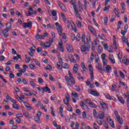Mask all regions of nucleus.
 Returning <instances> with one entry per match:
<instances>
[{
	"mask_svg": "<svg viewBox=\"0 0 129 129\" xmlns=\"http://www.w3.org/2000/svg\"><path fill=\"white\" fill-rule=\"evenodd\" d=\"M86 36L85 34H83L82 35V42L84 43V45L81 46V50L82 52H87L90 49V44L88 43L85 42V38Z\"/></svg>",
	"mask_w": 129,
	"mask_h": 129,
	"instance_id": "obj_1",
	"label": "nucleus"
},
{
	"mask_svg": "<svg viewBox=\"0 0 129 129\" xmlns=\"http://www.w3.org/2000/svg\"><path fill=\"white\" fill-rule=\"evenodd\" d=\"M66 24H67L68 29H70V27H71L72 30L74 31L75 33H77V29H76V25H75V23H74V22L66 20Z\"/></svg>",
	"mask_w": 129,
	"mask_h": 129,
	"instance_id": "obj_2",
	"label": "nucleus"
},
{
	"mask_svg": "<svg viewBox=\"0 0 129 129\" xmlns=\"http://www.w3.org/2000/svg\"><path fill=\"white\" fill-rule=\"evenodd\" d=\"M65 79L67 81V84H68L69 86H71V87H72V86H73V85L76 83V82H75V79H69V77L67 76H65Z\"/></svg>",
	"mask_w": 129,
	"mask_h": 129,
	"instance_id": "obj_3",
	"label": "nucleus"
},
{
	"mask_svg": "<svg viewBox=\"0 0 129 129\" xmlns=\"http://www.w3.org/2000/svg\"><path fill=\"white\" fill-rule=\"evenodd\" d=\"M114 114L116 116V118L117 121H118L119 123H120V124H123V122L122 121V119L120 118V116L119 115H118V112L117 111V110H114Z\"/></svg>",
	"mask_w": 129,
	"mask_h": 129,
	"instance_id": "obj_4",
	"label": "nucleus"
},
{
	"mask_svg": "<svg viewBox=\"0 0 129 129\" xmlns=\"http://www.w3.org/2000/svg\"><path fill=\"white\" fill-rule=\"evenodd\" d=\"M73 8L74 9L75 15L77 18H78L79 19L82 20V18H81V16H80V14H79V11L77 10V7H76V6H73Z\"/></svg>",
	"mask_w": 129,
	"mask_h": 129,
	"instance_id": "obj_5",
	"label": "nucleus"
},
{
	"mask_svg": "<svg viewBox=\"0 0 129 129\" xmlns=\"http://www.w3.org/2000/svg\"><path fill=\"white\" fill-rule=\"evenodd\" d=\"M55 26L59 36H62V26L58 22L55 23Z\"/></svg>",
	"mask_w": 129,
	"mask_h": 129,
	"instance_id": "obj_6",
	"label": "nucleus"
},
{
	"mask_svg": "<svg viewBox=\"0 0 129 129\" xmlns=\"http://www.w3.org/2000/svg\"><path fill=\"white\" fill-rule=\"evenodd\" d=\"M89 69L90 71V74L91 75V80L92 81L94 79V74H93V68L92 67V65H89Z\"/></svg>",
	"mask_w": 129,
	"mask_h": 129,
	"instance_id": "obj_7",
	"label": "nucleus"
},
{
	"mask_svg": "<svg viewBox=\"0 0 129 129\" xmlns=\"http://www.w3.org/2000/svg\"><path fill=\"white\" fill-rule=\"evenodd\" d=\"M66 99H63V102L64 104H66L67 106H69V99H70V95L69 94L67 93L65 95Z\"/></svg>",
	"mask_w": 129,
	"mask_h": 129,
	"instance_id": "obj_8",
	"label": "nucleus"
},
{
	"mask_svg": "<svg viewBox=\"0 0 129 129\" xmlns=\"http://www.w3.org/2000/svg\"><path fill=\"white\" fill-rule=\"evenodd\" d=\"M88 91L90 94L93 95L94 96H99L100 94L97 91L92 90L91 89H89Z\"/></svg>",
	"mask_w": 129,
	"mask_h": 129,
	"instance_id": "obj_9",
	"label": "nucleus"
},
{
	"mask_svg": "<svg viewBox=\"0 0 129 129\" xmlns=\"http://www.w3.org/2000/svg\"><path fill=\"white\" fill-rule=\"evenodd\" d=\"M32 26H33V23L31 21H29L28 23L25 22L23 24V27L24 29L27 28H29V29H32Z\"/></svg>",
	"mask_w": 129,
	"mask_h": 129,
	"instance_id": "obj_10",
	"label": "nucleus"
},
{
	"mask_svg": "<svg viewBox=\"0 0 129 129\" xmlns=\"http://www.w3.org/2000/svg\"><path fill=\"white\" fill-rule=\"evenodd\" d=\"M22 112H23L24 115L25 116L26 118H27V119H30L33 118V117H32V115H31L30 113H29V112H28V111H27L25 110H23Z\"/></svg>",
	"mask_w": 129,
	"mask_h": 129,
	"instance_id": "obj_11",
	"label": "nucleus"
},
{
	"mask_svg": "<svg viewBox=\"0 0 129 129\" xmlns=\"http://www.w3.org/2000/svg\"><path fill=\"white\" fill-rule=\"evenodd\" d=\"M100 105H101V110H105L106 108L108 107V106L107 105V104L103 102H100Z\"/></svg>",
	"mask_w": 129,
	"mask_h": 129,
	"instance_id": "obj_12",
	"label": "nucleus"
},
{
	"mask_svg": "<svg viewBox=\"0 0 129 129\" xmlns=\"http://www.w3.org/2000/svg\"><path fill=\"white\" fill-rule=\"evenodd\" d=\"M2 33L3 34V35L5 38H8L9 36H10V34H9V30L7 29H5L2 31Z\"/></svg>",
	"mask_w": 129,
	"mask_h": 129,
	"instance_id": "obj_13",
	"label": "nucleus"
},
{
	"mask_svg": "<svg viewBox=\"0 0 129 129\" xmlns=\"http://www.w3.org/2000/svg\"><path fill=\"white\" fill-rule=\"evenodd\" d=\"M58 49L60 52H64V47H63V41L62 40L58 42Z\"/></svg>",
	"mask_w": 129,
	"mask_h": 129,
	"instance_id": "obj_14",
	"label": "nucleus"
},
{
	"mask_svg": "<svg viewBox=\"0 0 129 129\" xmlns=\"http://www.w3.org/2000/svg\"><path fill=\"white\" fill-rule=\"evenodd\" d=\"M98 118H100V119H103L104 118V112H102L101 111L98 112L97 115Z\"/></svg>",
	"mask_w": 129,
	"mask_h": 129,
	"instance_id": "obj_15",
	"label": "nucleus"
},
{
	"mask_svg": "<svg viewBox=\"0 0 129 129\" xmlns=\"http://www.w3.org/2000/svg\"><path fill=\"white\" fill-rule=\"evenodd\" d=\"M66 47L68 53L73 52V47H72L71 45L67 44Z\"/></svg>",
	"mask_w": 129,
	"mask_h": 129,
	"instance_id": "obj_16",
	"label": "nucleus"
},
{
	"mask_svg": "<svg viewBox=\"0 0 129 129\" xmlns=\"http://www.w3.org/2000/svg\"><path fill=\"white\" fill-rule=\"evenodd\" d=\"M78 68H79V66H78V64L76 63L73 68V73H77L78 71Z\"/></svg>",
	"mask_w": 129,
	"mask_h": 129,
	"instance_id": "obj_17",
	"label": "nucleus"
},
{
	"mask_svg": "<svg viewBox=\"0 0 129 129\" xmlns=\"http://www.w3.org/2000/svg\"><path fill=\"white\" fill-rule=\"evenodd\" d=\"M81 107L84 109V110H86L89 109L88 107L83 103V102H82L80 104Z\"/></svg>",
	"mask_w": 129,
	"mask_h": 129,
	"instance_id": "obj_18",
	"label": "nucleus"
},
{
	"mask_svg": "<svg viewBox=\"0 0 129 129\" xmlns=\"http://www.w3.org/2000/svg\"><path fill=\"white\" fill-rule=\"evenodd\" d=\"M42 90H43L44 92H48V93H51V91L50 88H49V87L47 86L43 87Z\"/></svg>",
	"mask_w": 129,
	"mask_h": 129,
	"instance_id": "obj_19",
	"label": "nucleus"
},
{
	"mask_svg": "<svg viewBox=\"0 0 129 129\" xmlns=\"http://www.w3.org/2000/svg\"><path fill=\"white\" fill-rule=\"evenodd\" d=\"M107 121L109 122L110 126L112 127H114V123L111 119H107Z\"/></svg>",
	"mask_w": 129,
	"mask_h": 129,
	"instance_id": "obj_20",
	"label": "nucleus"
},
{
	"mask_svg": "<svg viewBox=\"0 0 129 129\" xmlns=\"http://www.w3.org/2000/svg\"><path fill=\"white\" fill-rule=\"evenodd\" d=\"M61 67L64 69H69V65L67 63L62 62Z\"/></svg>",
	"mask_w": 129,
	"mask_h": 129,
	"instance_id": "obj_21",
	"label": "nucleus"
},
{
	"mask_svg": "<svg viewBox=\"0 0 129 129\" xmlns=\"http://www.w3.org/2000/svg\"><path fill=\"white\" fill-rule=\"evenodd\" d=\"M117 97L120 103H122V104H124V100H123L122 97L118 96V95H117Z\"/></svg>",
	"mask_w": 129,
	"mask_h": 129,
	"instance_id": "obj_22",
	"label": "nucleus"
},
{
	"mask_svg": "<svg viewBox=\"0 0 129 129\" xmlns=\"http://www.w3.org/2000/svg\"><path fill=\"white\" fill-rule=\"evenodd\" d=\"M36 38L37 40L39 39H41V40H44V39H45V35L37 34L36 36Z\"/></svg>",
	"mask_w": 129,
	"mask_h": 129,
	"instance_id": "obj_23",
	"label": "nucleus"
},
{
	"mask_svg": "<svg viewBox=\"0 0 129 129\" xmlns=\"http://www.w3.org/2000/svg\"><path fill=\"white\" fill-rule=\"evenodd\" d=\"M24 94L27 96H32L33 95V94H32L31 92L28 90H24Z\"/></svg>",
	"mask_w": 129,
	"mask_h": 129,
	"instance_id": "obj_24",
	"label": "nucleus"
},
{
	"mask_svg": "<svg viewBox=\"0 0 129 129\" xmlns=\"http://www.w3.org/2000/svg\"><path fill=\"white\" fill-rule=\"evenodd\" d=\"M72 95H73L75 98H78V97H79V95H78V93H77V92H74V91L72 92Z\"/></svg>",
	"mask_w": 129,
	"mask_h": 129,
	"instance_id": "obj_25",
	"label": "nucleus"
},
{
	"mask_svg": "<svg viewBox=\"0 0 129 129\" xmlns=\"http://www.w3.org/2000/svg\"><path fill=\"white\" fill-rule=\"evenodd\" d=\"M81 66L83 71H86V70H87V68H86V67H85V64L84 63V62H82L81 63Z\"/></svg>",
	"mask_w": 129,
	"mask_h": 129,
	"instance_id": "obj_26",
	"label": "nucleus"
},
{
	"mask_svg": "<svg viewBox=\"0 0 129 129\" xmlns=\"http://www.w3.org/2000/svg\"><path fill=\"white\" fill-rule=\"evenodd\" d=\"M86 40L87 41V42L88 44H89V43L91 42V37L90 36V35H88L86 37Z\"/></svg>",
	"mask_w": 129,
	"mask_h": 129,
	"instance_id": "obj_27",
	"label": "nucleus"
},
{
	"mask_svg": "<svg viewBox=\"0 0 129 129\" xmlns=\"http://www.w3.org/2000/svg\"><path fill=\"white\" fill-rule=\"evenodd\" d=\"M97 69H98L99 72H101V71H102V67L101 66V63H98V67H97Z\"/></svg>",
	"mask_w": 129,
	"mask_h": 129,
	"instance_id": "obj_28",
	"label": "nucleus"
},
{
	"mask_svg": "<svg viewBox=\"0 0 129 129\" xmlns=\"http://www.w3.org/2000/svg\"><path fill=\"white\" fill-rule=\"evenodd\" d=\"M34 120L38 123H40V122H41V121L40 120V117L39 116H34Z\"/></svg>",
	"mask_w": 129,
	"mask_h": 129,
	"instance_id": "obj_29",
	"label": "nucleus"
},
{
	"mask_svg": "<svg viewBox=\"0 0 129 129\" xmlns=\"http://www.w3.org/2000/svg\"><path fill=\"white\" fill-rule=\"evenodd\" d=\"M105 70L107 73H109V72L111 70V67L109 65L107 66Z\"/></svg>",
	"mask_w": 129,
	"mask_h": 129,
	"instance_id": "obj_30",
	"label": "nucleus"
},
{
	"mask_svg": "<svg viewBox=\"0 0 129 129\" xmlns=\"http://www.w3.org/2000/svg\"><path fill=\"white\" fill-rule=\"evenodd\" d=\"M6 27H7L6 29L10 31V30H11V28L12 27V24L10 23H7Z\"/></svg>",
	"mask_w": 129,
	"mask_h": 129,
	"instance_id": "obj_31",
	"label": "nucleus"
},
{
	"mask_svg": "<svg viewBox=\"0 0 129 129\" xmlns=\"http://www.w3.org/2000/svg\"><path fill=\"white\" fill-rule=\"evenodd\" d=\"M58 6H59V7H60V8L61 9V10H62V11H65L66 8H65V6H64V5H63L61 3H59Z\"/></svg>",
	"mask_w": 129,
	"mask_h": 129,
	"instance_id": "obj_32",
	"label": "nucleus"
},
{
	"mask_svg": "<svg viewBox=\"0 0 129 129\" xmlns=\"http://www.w3.org/2000/svg\"><path fill=\"white\" fill-rule=\"evenodd\" d=\"M76 39L78 42H80V40H81V36L79 34V33L77 34Z\"/></svg>",
	"mask_w": 129,
	"mask_h": 129,
	"instance_id": "obj_33",
	"label": "nucleus"
},
{
	"mask_svg": "<svg viewBox=\"0 0 129 129\" xmlns=\"http://www.w3.org/2000/svg\"><path fill=\"white\" fill-rule=\"evenodd\" d=\"M12 106H13V108H15V109H17V110H19V109H20V107H19V105H18V104H17V103L13 104L12 105Z\"/></svg>",
	"mask_w": 129,
	"mask_h": 129,
	"instance_id": "obj_34",
	"label": "nucleus"
},
{
	"mask_svg": "<svg viewBox=\"0 0 129 129\" xmlns=\"http://www.w3.org/2000/svg\"><path fill=\"white\" fill-rule=\"evenodd\" d=\"M33 52H34V51H32V49L28 50V53H29V55H30V56H31V57H33V56H34V53Z\"/></svg>",
	"mask_w": 129,
	"mask_h": 129,
	"instance_id": "obj_35",
	"label": "nucleus"
},
{
	"mask_svg": "<svg viewBox=\"0 0 129 129\" xmlns=\"http://www.w3.org/2000/svg\"><path fill=\"white\" fill-rule=\"evenodd\" d=\"M108 21V18L107 17V16L105 15L104 17V22L105 24V25H107Z\"/></svg>",
	"mask_w": 129,
	"mask_h": 129,
	"instance_id": "obj_36",
	"label": "nucleus"
},
{
	"mask_svg": "<svg viewBox=\"0 0 129 129\" xmlns=\"http://www.w3.org/2000/svg\"><path fill=\"white\" fill-rule=\"evenodd\" d=\"M76 23L78 27V28H81V27H82V24L81 23V22H80L78 20H77Z\"/></svg>",
	"mask_w": 129,
	"mask_h": 129,
	"instance_id": "obj_37",
	"label": "nucleus"
},
{
	"mask_svg": "<svg viewBox=\"0 0 129 129\" xmlns=\"http://www.w3.org/2000/svg\"><path fill=\"white\" fill-rule=\"evenodd\" d=\"M68 73H69V79H72V80L75 79L73 77V76H72V74H71V72H70V71H68Z\"/></svg>",
	"mask_w": 129,
	"mask_h": 129,
	"instance_id": "obj_38",
	"label": "nucleus"
},
{
	"mask_svg": "<svg viewBox=\"0 0 129 129\" xmlns=\"http://www.w3.org/2000/svg\"><path fill=\"white\" fill-rule=\"evenodd\" d=\"M50 47H51V43L49 42L44 43V48H50Z\"/></svg>",
	"mask_w": 129,
	"mask_h": 129,
	"instance_id": "obj_39",
	"label": "nucleus"
},
{
	"mask_svg": "<svg viewBox=\"0 0 129 129\" xmlns=\"http://www.w3.org/2000/svg\"><path fill=\"white\" fill-rule=\"evenodd\" d=\"M86 103H87L89 106L92 103V101L90 99H87L85 100Z\"/></svg>",
	"mask_w": 129,
	"mask_h": 129,
	"instance_id": "obj_40",
	"label": "nucleus"
},
{
	"mask_svg": "<svg viewBox=\"0 0 129 129\" xmlns=\"http://www.w3.org/2000/svg\"><path fill=\"white\" fill-rule=\"evenodd\" d=\"M57 65V68L58 69V70H60V69H62L61 68V62L60 61H58L56 63Z\"/></svg>",
	"mask_w": 129,
	"mask_h": 129,
	"instance_id": "obj_41",
	"label": "nucleus"
},
{
	"mask_svg": "<svg viewBox=\"0 0 129 129\" xmlns=\"http://www.w3.org/2000/svg\"><path fill=\"white\" fill-rule=\"evenodd\" d=\"M114 12L115 15H117V16H118L119 15V10H118V9L115 8L114 9Z\"/></svg>",
	"mask_w": 129,
	"mask_h": 129,
	"instance_id": "obj_42",
	"label": "nucleus"
},
{
	"mask_svg": "<svg viewBox=\"0 0 129 129\" xmlns=\"http://www.w3.org/2000/svg\"><path fill=\"white\" fill-rule=\"evenodd\" d=\"M113 46H114V50H117V44H116V41H114L113 42Z\"/></svg>",
	"mask_w": 129,
	"mask_h": 129,
	"instance_id": "obj_43",
	"label": "nucleus"
},
{
	"mask_svg": "<svg viewBox=\"0 0 129 129\" xmlns=\"http://www.w3.org/2000/svg\"><path fill=\"white\" fill-rule=\"evenodd\" d=\"M103 49V48H102L101 45H99L98 46V53H101V52H102V50Z\"/></svg>",
	"mask_w": 129,
	"mask_h": 129,
	"instance_id": "obj_44",
	"label": "nucleus"
},
{
	"mask_svg": "<svg viewBox=\"0 0 129 129\" xmlns=\"http://www.w3.org/2000/svg\"><path fill=\"white\" fill-rule=\"evenodd\" d=\"M90 107H92V108H96L97 106L96 104H94V103H92L90 105Z\"/></svg>",
	"mask_w": 129,
	"mask_h": 129,
	"instance_id": "obj_45",
	"label": "nucleus"
},
{
	"mask_svg": "<svg viewBox=\"0 0 129 129\" xmlns=\"http://www.w3.org/2000/svg\"><path fill=\"white\" fill-rule=\"evenodd\" d=\"M93 113L94 114V117H96V118L98 119V117L97 116V112H96V110H94L93 111Z\"/></svg>",
	"mask_w": 129,
	"mask_h": 129,
	"instance_id": "obj_46",
	"label": "nucleus"
},
{
	"mask_svg": "<svg viewBox=\"0 0 129 129\" xmlns=\"http://www.w3.org/2000/svg\"><path fill=\"white\" fill-rule=\"evenodd\" d=\"M122 40L124 43H125V44H126L127 43H128L127 38H125V37H124H124H122Z\"/></svg>",
	"mask_w": 129,
	"mask_h": 129,
	"instance_id": "obj_47",
	"label": "nucleus"
},
{
	"mask_svg": "<svg viewBox=\"0 0 129 129\" xmlns=\"http://www.w3.org/2000/svg\"><path fill=\"white\" fill-rule=\"evenodd\" d=\"M30 83V85L32 87H36V83H35L34 82V81H31L29 82Z\"/></svg>",
	"mask_w": 129,
	"mask_h": 129,
	"instance_id": "obj_48",
	"label": "nucleus"
},
{
	"mask_svg": "<svg viewBox=\"0 0 129 129\" xmlns=\"http://www.w3.org/2000/svg\"><path fill=\"white\" fill-rule=\"evenodd\" d=\"M103 63L104 66H107V62H108V60L107 59H103Z\"/></svg>",
	"mask_w": 129,
	"mask_h": 129,
	"instance_id": "obj_49",
	"label": "nucleus"
},
{
	"mask_svg": "<svg viewBox=\"0 0 129 129\" xmlns=\"http://www.w3.org/2000/svg\"><path fill=\"white\" fill-rule=\"evenodd\" d=\"M51 14L53 17H56V16H57V12L55 10H52Z\"/></svg>",
	"mask_w": 129,
	"mask_h": 129,
	"instance_id": "obj_50",
	"label": "nucleus"
},
{
	"mask_svg": "<svg viewBox=\"0 0 129 129\" xmlns=\"http://www.w3.org/2000/svg\"><path fill=\"white\" fill-rule=\"evenodd\" d=\"M29 50H31L32 52H36V46L34 45L32 46L31 48H29Z\"/></svg>",
	"mask_w": 129,
	"mask_h": 129,
	"instance_id": "obj_51",
	"label": "nucleus"
},
{
	"mask_svg": "<svg viewBox=\"0 0 129 129\" xmlns=\"http://www.w3.org/2000/svg\"><path fill=\"white\" fill-rule=\"evenodd\" d=\"M82 116L84 119H85V118H86V117H87V114L86 113V112H85V111L83 112Z\"/></svg>",
	"mask_w": 129,
	"mask_h": 129,
	"instance_id": "obj_52",
	"label": "nucleus"
},
{
	"mask_svg": "<svg viewBox=\"0 0 129 129\" xmlns=\"http://www.w3.org/2000/svg\"><path fill=\"white\" fill-rule=\"evenodd\" d=\"M16 116L17 118H19L20 117H23L24 115H23V114L22 113H18V114H16Z\"/></svg>",
	"mask_w": 129,
	"mask_h": 129,
	"instance_id": "obj_53",
	"label": "nucleus"
},
{
	"mask_svg": "<svg viewBox=\"0 0 129 129\" xmlns=\"http://www.w3.org/2000/svg\"><path fill=\"white\" fill-rule=\"evenodd\" d=\"M105 96L107 99H109L110 100H111V99H112V98H111V97H110V95H109V94H105Z\"/></svg>",
	"mask_w": 129,
	"mask_h": 129,
	"instance_id": "obj_54",
	"label": "nucleus"
},
{
	"mask_svg": "<svg viewBox=\"0 0 129 129\" xmlns=\"http://www.w3.org/2000/svg\"><path fill=\"white\" fill-rule=\"evenodd\" d=\"M109 9H110V6H106L103 8V11L104 12H106V11H107V10H109Z\"/></svg>",
	"mask_w": 129,
	"mask_h": 129,
	"instance_id": "obj_55",
	"label": "nucleus"
},
{
	"mask_svg": "<svg viewBox=\"0 0 129 129\" xmlns=\"http://www.w3.org/2000/svg\"><path fill=\"white\" fill-rule=\"evenodd\" d=\"M119 72L121 78H124V77H125L123 73L121 72V71H119Z\"/></svg>",
	"mask_w": 129,
	"mask_h": 129,
	"instance_id": "obj_56",
	"label": "nucleus"
},
{
	"mask_svg": "<svg viewBox=\"0 0 129 129\" xmlns=\"http://www.w3.org/2000/svg\"><path fill=\"white\" fill-rule=\"evenodd\" d=\"M31 61V57H26L25 58V62L26 63H30Z\"/></svg>",
	"mask_w": 129,
	"mask_h": 129,
	"instance_id": "obj_57",
	"label": "nucleus"
},
{
	"mask_svg": "<svg viewBox=\"0 0 129 129\" xmlns=\"http://www.w3.org/2000/svg\"><path fill=\"white\" fill-rule=\"evenodd\" d=\"M25 15L27 17H31V16H32V13L30 11H28V12H25Z\"/></svg>",
	"mask_w": 129,
	"mask_h": 129,
	"instance_id": "obj_58",
	"label": "nucleus"
},
{
	"mask_svg": "<svg viewBox=\"0 0 129 129\" xmlns=\"http://www.w3.org/2000/svg\"><path fill=\"white\" fill-rule=\"evenodd\" d=\"M16 15H17V16H18V17H21V18H23V15H22V14L19 11L16 12Z\"/></svg>",
	"mask_w": 129,
	"mask_h": 129,
	"instance_id": "obj_59",
	"label": "nucleus"
},
{
	"mask_svg": "<svg viewBox=\"0 0 129 129\" xmlns=\"http://www.w3.org/2000/svg\"><path fill=\"white\" fill-rule=\"evenodd\" d=\"M42 51H43V48H42V47H39L37 48V53H40V52H42Z\"/></svg>",
	"mask_w": 129,
	"mask_h": 129,
	"instance_id": "obj_60",
	"label": "nucleus"
},
{
	"mask_svg": "<svg viewBox=\"0 0 129 129\" xmlns=\"http://www.w3.org/2000/svg\"><path fill=\"white\" fill-rule=\"evenodd\" d=\"M67 39V36H66V34L65 33H63L62 34V39L65 40L64 42H66V39Z\"/></svg>",
	"mask_w": 129,
	"mask_h": 129,
	"instance_id": "obj_61",
	"label": "nucleus"
},
{
	"mask_svg": "<svg viewBox=\"0 0 129 129\" xmlns=\"http://www.w3.org/2000/svg\"><path fill=\"white\" fill-rule=\"evenodd\" d=\"M75 87H77V88L75 89L76 91H78L79 92L81 91V89H80V87L79 86H75Z\"/></svg>",
	"mask_w": 129,
	"mask_h": 129,
	"instance_id": "obj_62",
	"label": "nucleus"
},
{
	"mask_svg": "<svg viewBox=\"0 0 129 129\" xmlns=\"http://www.w3.org/2000/svg\"><path fill=\"white\" fill-rule=\"evenodd\" d=\"M9 73H10V76H9L10 78H14V77H15V75L12 73V71H10Z\"/></svg>",
	"mask_w": 129,
	"mask_h": 129,
	"instance_id": "obj_63",
	"label": "nucleus"
},
{
	"mask_svg": "<svg viewBox=\"0 0 129 129\" xmlns=\"http://www.w3.org/2000/svg\"><path fill=\"white\" fill-rule=\"evenodd\" d=\"M38 82H39V83H44V81H43V79H42L41 78H38Z\"/></svg>",
	"mask_w": 129,
	"mask_h": 129,
	"instance_id": "obj_64",
	"label": "nucleus"
}]
</instances>
